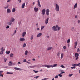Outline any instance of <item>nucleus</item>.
Masks as SVG:
<instances>
[{"instance_id":"f257e3e1","label":"nucleus","mask_w":80,"mask_h":80,"mask_svg":"<svg viewBox=\"0 0 80 80\" xmlns=\"http://www.w3.org/2000/svg\"><path fill=\"white\" fill-rule=\"evenodd\" d=\"M57 66V64H54L53 66L52 65L45 64L44 65H42L41 67H47V68H50V67H55Z\"/></svg>"},{"instance_id":"f03ea898","label":"nucleus","mask_w":80,"mask_h":80,"mask_svg":"<svg viewBox=\"0 0 80 80\" xmlns=\"http://www.w3.org/2000/svg\"><path fill=\"white\" fill-rule=\"evenodd\" d=\"M55 10L57 12H58L60 10V7L59 5L58 4H55Z\"/></svg>"},{"instance_id":"7ed1b4c3","label":"nucleus","mask_w":80,"mask_h":80,"mask_svg":"<svg viewBox=\"0 0 80 80\" xmlns=\"http://www.w3.org/2000/svg\"><path fill=\"white\" fill-rule=\"evenodd\" d=\"M79 56V54L78 53H75V57L76 58V60H77L79 58L78 57Z\"/></svg>"},{"instance_id":"20e7f679","label":"nucleus","mask_w":80,"mask_h":80,"mask_svg":"<svg viewBox=\"0 0 80 80\" xmlns=\"http://www.w3.org/2000/svg\"><path fill=\"white\" fill-rule=\"evenodd\" d=\"M49 13H50V10H49L48 9H46V15H47V16L49 15Z\"/></svg>"},{"instance_id":"39448f33","label":"nucleus","mask_w":80,"mask_h":80,"mask_svg":"<svg viewBox=\"0 0 80 80\" xmlns=\"http://www.w3.org/2000/svg\"><path fill=\"white\" fill-rule=\"evenodd\" d=\"M35 67H38V65H34V66H28V68H34Z\"/></svg>"},{"instance_id":"423d86ee","label":"nucleus","mask_w":80,"mask_h":80,"mask_svg":"<svg viewBox=\"0 0 80 80\" xmlns=\"http://www.w3.org/2000/svg\"><path fill=\"white\" fill-rule=\"evenodd\" d=\"M10 22H12V23H13V22H15V18H13V17H12L11 18Z\"/></svg>"},{"instance_id":"0eeeda50","label":"nucleus","mask_w":80,"mask_h":80,"mask_svg":"<svg viewBox=\"0 0 80 80\" xmlns=\"http://www.w3.org/2000/svg\"><path fill=\"white\" fill-rule=\"evenodd\" d=\"M25 55H28L29 54V52H28V50H26L24 52Z\"/></svg>"},{"instance_id":"6e6552de","label":"nucleus","mask_w":80,"mask_h":80,"mask_svg":"<svg viewBox=\"0 0 80 80\" xmlns=\"http://www.w3.org/2000/svg\"><path fill=\"white\" fill-rule=\"evenodd\" d=\"M14 68L15 69V70H16L21 71L23 70L22 69H20V68L17 67H15Z\"/></svg>"},{"instance_id":"1a4fd4ad","label":"nucleus","mask_w":80,"mask_h":80,"mask_svg":"<svg viewBox=\"0 0 80 80\" xmlns=\"http://www.w3.org/2000/svg\"><path fill=\"white\" fill-rule=\"evenodd\" d=\"M46 12V10H45V9H43L42 12V13L43 15H45V12Z\"/></svg>"},{"instance_id":"9d476101","label":"nucleus","mask_w":80,"mask_h":80,"mask_svg":"<svg viewBox=\"0 0 80 80\" xmlns=\"http://www.w3.org/2000/svg\"><path fill=\"white\" fill-rule=\"evenodd\" d=\"M48 20H49V18H48L45 21V23L46 24H48Z\"/></svg>"},{"instance_id":"9b49d317","label":"nucleus","mask_w":80,"mask_h":80,"mask_svg":"<svg viewBox=\"0 0 80 80\" xmlns=\"http://www.w3.org/2000/svg\"><path fill=\"white\" fill-rule=\"evenodd\" d=\"M72 66H78L80 67V63L77 64H72Z\"/></svg>"},{"instance_id":"f8f14e48","label":"nucleus","mask_w":80,"mask_h":80,"mask_svg":"<svg viewBox=\"0 0 80 80\" xmlns=\"http://www.w3.org/2000/svg\"><path fill=\"white\" fill-rule=\"evenodd\" d=\"M52 30L53 31H57V29L56 28V27H55V26H54L52 27Z\"/></svg>"},{"instance_id":"ddd939ff","label":"nucleus","mask_w":80,"mask_h":80,"mask_svg":"<svg viewBox=\"0 0 80 80\" xmlns=\"http://www.w3.org/2000/svg\"><path fill=\"white\" fill-rule=\"evenodd\" d=\"M34 10L35 12H38V11L39 9L35 7Z\"/></svg>"},{"instance_id":"4468645a","label":"nucleus","mask_w":80,"mask_h":80,"mask_svg":"<svg viewBox=\"0 0 80 80\" xmlns=\"http://www.w3.org/2000/svg\"><path fill=\"white\" fill-rule=\"evenodd\" d=\"M19 40L21 41V42H23V41H25V39L23 38H20L19 39Z\"/></svg>"},{"instance_id":"2eb2a0df","label":"nucleus","mask_w":80,"mask_h":80,"mask_svg":"<svg viewBox=\"0 0 80 80\" xmlns=\"http://www.w3.org/2000/svg\"><path fill=\"white\" fill-rule=\"evenodd\" d=\"M7 12L8 13H11V10L9 8L8 9H7Z\"/></svg>"},{"instance_id":"dca6fc26","label":"nucleus","mask_w":80,"mask_h":80,"mask_svg":"<svg viewBox=\"0 0 80 80\" xmlns=\"http://www.w3.org/2000/svg\"><path fill=\"white\" fill-rule=\"evenodd\" d=\"M2 73H3L2 71H0V77H3V75L2 74Z\"/></svg>"},{"instance_id":"f3484780","label":"nucleus","mask_w":80,"mask_h":80,"mask_svg":"<svg viewBox=\"0 0 80 80\" xmlns=\"http://www.w3.org/2000/svg\"><path fill=\"white\" fill-rule=\"evenodd\" d=\"M77 6H78V4L77 3H76L74 5L73 9H75L77 7Z\"/></svg>"},{"instance_id":"a211bd4d","label":"nucleus","mask_w":80,"mask_h":80,"mask_svg":"<svg viewBox=\"0 0 80 80\" xmlns=\"http://www.w3.org/2000/svg\"><path fill=\"white\" fill-rule=\"evenodd\" d=\"M38 5L39 7H41V5H40V0H38Z\"/></svg>"},{"instance_id":"6ab92c4d","label":"nucleus","mask_w":80,"mask_h":80,"mask_svg":"<svg viewBox=\"0 0 80 80\" xmlns=\"http://www.w3.org/2000/svg\"><path fill=\"white\" fill-rule=\"evenodd\" d=\"M42 33H39L37 36V37H41L42 36Z\"/></svg>"},{"instance_id":"aec40b11","label":"nucleus","mask_w":80,"mask_h":80,"mask_svg":"<svg viewBox=\"0 0 80 80\" xmlns=\"http://www.w3.org/2000/svg\"><path fill=\"white\" fill-rule=\"evenodd\" d=\"M63 53H62L61 55V59H62V58H63Z\"/></svg>"},{"instance_id":"412c9836","label":"nucleus","mask_w":80,"mask_h":80,"mask_svg":"<svg viewBox=\"0 0 80 80\" xmlns=\"http://www.w3.org/2000/svg\"><path fill=\"white\" fill-rule=\"evenodd\" d=\"M27 32H23L22 33V37H25V35H26V33Z\"/></svg>"},{"instance_id":"4be33fe9","label":"nucleus","mask_w":80,"mask_h":80,"mask_svg":"<svg viewBox=\"0 0 80 80\" xmlns=\"http://www.w3.org/2000/svg\"><path fill=\"white\" fill-rule=\"evenodd\" d=\"M25 3H24L22 5L21 7H22V8H24V7H25Z\"/></svg>"},{"instance_id":"5701e85b","label":"nucleus","mask_w":80,"mask_h":80,"mask_svg":"<svg viewBox=\"0 0 80 80\" xmlns=\"http://www.w3.org/2000/svg\"><path fill=\"white\" fill-rule=\"evenodd\" d=\"M9 66H12V61H10L8 64Z\"/></svg>"},{"instance_id":"b1692460","label":"nucleus","mask_w":80,"mask_h":80,"mask_svg":"<svg viewBox=\"0 0 80 80\" xmlns=\"http://www.w3.org/2000/svg\"><path fill=\"white\" fill-rule=\"evenodd\" d=\"M13 55H14V54L11 53L10 54V57H13Z\"/></svg>"},{"instance_id":"393cba45","label":"nucleus","mask_w":80,"mask_h":80,"mask_svg":"<svg viewBox=\"0 0 80 80\" xmlns=\"http://www.w3.org/2000/svg\"><path fill=\"white\" fill-rule=\"evenodd\" d=\"M77 42H76L75 43V45H74V48H76V47H77Z\"/></svg>"},{"instance_id":"a878e982","label":"nucleus","mask_w":80,"mask_h":80,"mask_svg":"<svg viewBox=\"0 0 80 80\" xmlns=\"http://www.w3.org/2000/svg\"><path fill=\"white\" fill-rule=\"evenodd\" d=\"M33 35H32L31 36V40H33Z\"/></svg>"},{"instance_id":"bb28decb","label":"nucleus","mask_w":80,"mask_h":80,"mask_svg":"<svg viewBox=\"0 0 80 80\" xmlns=\"http://www.w3.org/2000/svg\"><path fill=\"white\" fill-rule=\"evenodd\" d=\"M13 72H7V74H10V75H12V74H13Z\"/></svg>"},{"instance_id":"cd10ccee","label":"nucleus","mask_w":80,"mask_h":80,"mask_svg":"<svg viewBox=\"0 0 80 80\" xmlns=\"http://www.w3.org/2000/svg\"><path fill=\"white\" fill-rule=\"evenodd\" d=\"M71 31H72V32H75V28L74 27H73L71 28Z\"/></svg>"},{"instance_id":"c85d7f7f","label":"nucleus","mask_w":80,"mask_h":80,"mask_svg":"<svg viewBox=\"0 0 80 80\" xmlns=\"http://www.w3.org/2000/svg\"><path fill=\"white\" fill-rule=\"evenodd\" d=\"M10 51L6 52V54H8H8H10Z\"/></svg>"},{"instance_id":"c756f323","label":"nucleus","mask_w":80,"mask_h":80,"mask_svg":"<svg viewBox=\"0 0 80 80\" xmlns=\"http://www.w3.org/2000/svg\"><path fill=\"white\" fill-rule=\"evenodd\" d=\"M52 48V47H49L48 48V50H50Z\"/></svg>"},{"instance_id":"7c9ffc66","label":"nucleus","mask_w":80,"mask_h":80,"mask_svg":"<svg viewBox=\"0 0 80 80\" xmlns=\"http://www.w3.org/2000/svg\"><path fill=\"white\" fill-rule=\"evenodd\" d=\"M12 24V22H9L8 23V25L10 26Z\"/></svg>"},{"instance_id":"2f4dec72","label":"nucleus","mask_w":80,"mask_h":80,"mask_svg":"<svg viewBox=\"0 0 80 80\" xmlns=\"http://www.w3.org/2000/svg\"><path fill=\"white\" fill-rule=\"evenodd\" d=\"M15 11H16V10L15 9V8H13L12 10V12H15Z\"/></svg>"},{"instance_id":"473e14b6","label":"nucleus","mask_w":80,"mask_h":80,"mask_svg":"<svg viewBox=\"0 0 80 80\" xmlns=\"http://www.w3.org/2000/svg\"><path fill=\"white\" fill-rule=\"evenodd\" d=\"M3 51H4V50H2L0 52V55H2V54H3Z\"/></svg>"},{"instance_id":"72a5a7b5","label":"nucleus","mask_w":80,"mask_h":80,"mask_svg":"<svg viewBox=\"0 0 80 80\" xmlns=\"http://www.w3.org/2000/svg\"><path fill=\"white\" fill-rule=\"evenodd\" d=\"M61 53V52H58V53L57 56H59L60 55Z\"/></svg>"},{"instance_id":"f704fd0d","label":"nucleus","mask_w":80,"mask_h":80,"mask_svg":"<svg viewBox=\"0 0 80 80\" xmlns=\"http://www.w3.org/2000/svg\"><path fill=\"white\" fill-rule=\"evenodd\" d=\"M44 28H45V26H42L41 28V30H43V29Z\"/></svg>"},{"instance_id":"c9c22d12","label":"nucleus","mask_w":80,"mask_h":80,"mask_svg":"<svg viewBox=\"0 0 80 80\" xmlns=\"http://www.w3.org/2000/svg\"><path fill=\"white\" fill-rule=\"evenodd\" d=\"M26 46L27 45L26 44V43H24L23 45V48H25V47H26Z\"/></svg>"},{"instance_id":"e433bc0d","label":"nucleus","mask_w":80,"mask_h":80,"mask_svg":"<svg viewBox=\"0 0 80 80\" xmlns=\"http://www.w3.org/2000/svg\"><path fill=\"white\" fill-rule=\"evenodd\" d=\"M61 67H62V68H65V66L64 65H61L60 66Z\"/></svg>"},{"instance_id":"4c0bfd02","label":"nucleus","mask_w":80,"mask_h":80,"mask_svg":"<svg viewBox=\"0 0 80 80\" xmlns=\"http://www.w3.org/2000/svg\"><path fill=\"white\" fill-rule=\"evenodd\" d=\"M70 39H69L68 40V41H67V43H70Z\"/></svg>"},{"instance_id":"58836bf2","label":"nucleus","mask_w":80,"mask_h":80,"mask_svg":"<svg viewBox=\"0 0 80 80\" xmlns=\"http://www.w3.org/2000/svg\"><path fill=\"white\" fill-rule=\"evenodd\" d=\"M74 67H71L72 69H75V66H73Z\"/></svg>"},{"instance_id":"ea45409f","label":"nucleus","mask_w":80,"mask_h":80,"mask_svg":"<svg viewBox=\"0 0 80 80\" xmlns=\"http://www.w3.org/2000/svg\"><path fill=\"white\" fill-rule=\"evenodd\" d=\"M9 7V5L7 6H6L4 7L5 9H7V8H8V7Z\"/></svg>"},{"instance_id":"a19ab883","label":"nucleus","mask_w":80,"mask_h":80,"mask_svg":"<svg viewBox=\"0 0 80 80\" xmlns=\"http://www.w3.org/2000/svg\"><path fill=\"white\" fill-rule=\"evenodd\" d=\"M38 77H40L39 76H36L35 77H34V78H35L36 79H37V78H38Z\"/></svg>"},{"instance_id":"79ce46f5","label":"nucleus","mask_w":80,"mask_h":80,"mask_svg":"<svg viewBox=\"0 0 80 80\" xmlns=\"http://www.w3.org/2000/svg\"><path fill=\"white\" fill-rule=\"evenodd\" d=\"M9 28H10V26L9 25H8L6 27V29H8Z\"/></svg>"},{"instance_id":"37998d69","label":"nucleus","mask_w":80,"mask_h":80,"mask_svg":"<svg viewBox=\"0 0 80 80\" xmlns=\"http://www.w3.org/2000/svg\"><path fill=\"white\" fill-rule=\"evenodd\" d=\"M58 76H59V77H62V76H63V75L60 74H58Z\"/></svg>"},{"instance_id":"c03bdc74","label":"nucleus","mask_w":80,"mask_h":80,"mask_svg":"<svg viewBox=\"0 0 80 80\" xmlns=\"http://www.w3.org/2000/svg\"><path fill=\"white\" fill-rule=\"evenodd\" d=\"M58 78V75H56V76L54 77V78Z\"/></svg>"},{"instance_id":"a18cd8bd","label":"nucleus","mask_w":80,"mask_h":80,"mask_svg":"<svg viewBox=\"0 0 80 80\" xmlns=\"http://www.w3.org/2000/svg\"><path fill=\"white\" fill-rule=\"evenodd\" d=\"M33 72H35V73H38V71H35V70H33Z\"/></svg>"},{"instance_id":"49530a36","label":"nucleus","mask_w":80,"mask_h":80,"mask_svg":"<svg viewBox=\"0 0 80 80\" xmlns=\"http://www.w3.org/2000/svg\"><path fill=\"white\" fill-rule=\"evenodd\" d=\"M26 62L28 63V64H31V63H32L31 62H28V61Z\"/></svg>"},{"instance_id":"de8ad7c7","label":"nucleus","mask_w":80,"mask_h":80,"mask_svg":"<svg viewBox=\"0 0 80 80\" xmlns=\"http://www.w3.org/2000/svg\"><path fill=\"white\" fill-rule=\"evenodd\" d=\"M60 74H63V73H65V72L62 71V72L60 73Z\"/></svg>"},{"instance_id":"09e8293b","label":"nucleus","mask_w":80,"mask_h":80,"mask_svg":"<svg viewBox=\"0 0 80 80\" xmlns=\"http://www.w3.org/2000/svg\"><path fill=\"white\" fill-rule=\"evenodd\" d=\"M26 59H24V60L23 61V62H27V61H26Z\"/></svg>"},{"instance_id":"8fccbe9b","label":"nucleus","mask_w":80,"mask_h":80,"mask_svg":"<svg viewBox=\"0 0 80 80\" xmlns=\"http://www.w3.org/2000/svg\"><path fill=\"white\" fill-rule=\"evenodd\" d=\"M61 28L60 27H59L58 28V31H59V30H60L61 29Z\"/></svg>"},{"instance_id":"3c124183","label":"nucleus","mask_w":80,"mask_h":80,"mask_svg":"<svg viewBox=\"0 0 80 80\" xmlns=\"http://www.w3.org/2000/svg\"><path fill=\"white\" fill-rule=\"evenodd\" d=\"M1 50H4V51H5V50L3 49V47H2L1 48Z\"/></svg>"},{"instance_id":"603ef678","label":"nucleus","mask_w":80,"mask_h":80,"mask_svg":"<svg viewBox=\"0 0 80 80\" xmlns=\"http://www.w3.org/2000/svg\"><path fill=\"white\" fill-rule=\"evenodd\" d=\"M72 75H73V74H69V77H71V76H72Z\"/></svg>"},{"instance_id":"864d4df0","label":"nucleus","mask_w":80,"mask_h":80,"mask_svg":"<svg viewBox=\"0 0 80 80\" xmlns=\"http://www.w3.org/2000/svg\"><path fill=\"white\" fill-rule=\"evenodd\" d=\"M63 49H64V50H65V49H66V47L65 46H64L63 47Z\"/></svg>"},{"instance_id":"5fc2aeb1","label":"nucleus","mask_w":80,"mask_h":80,"mask_svg":"<svg viewBox=\"0 0 80 80\" xmlns=\"http://www.w3.org/2000/svg\"><path fill=\"white\" fill-rule=\"evenodd\" d=\"M11 0H7V2H8V3H9L10 2V1H11Z\"/></svg>"},{"instance_id":"6e6d98bb","label":"nucleus","mask_w":80,"mask_h":80,"mask_svg":"<svg viewBox=\"0 0 80 80\" xmlns=\"http://www.w3.org/2000/svg\"><path fill=\"white\" fill-rule=\"evenodd\" d=\"M79 50H80V49L78 48L77 50V52H79Z\"/></svg>"},{"instance_id":"4d7b16f0","label":"nucleus","mask_w":80,"mask_h":80,"mask_svg":"<svg viewBox=\"0 0 80 80\" xmlns=\"http://www.w3.org/2000/svg\"><path fill=\"white\" fill-rule=\"evenodd\" d=\"M56 27L57 28H59L58 27V25H56Z\"/></svg>"},{"instance_id":"13d9d810","label":"nucleus","mask_w":80,"mask_h":80,"mask_svg":"<svg viewBox=\"0 0 80 80\" xmlns=\"http://www.w3.org/2000/svg\"><path fill=\"white\" fill-rule=\"evenodd\" d=\"M75 17L76 18H78V16L77 15H75Z\"/></svg>"},{"instance_id":"bf43d9fd","label":"nucleus","mask_w":80,"mask_h":80,"mask_svg":"<svg viewBox=\"0 0 80 80\" xmlns=\"http://www.w3.org/2000/svg\"><path fill=\"white\" fill-rule=\"evenodd\" d=\"M22 63L21 62H20V61H19L18 62V64H21Z\"/></svg>"},{"instance_id":"052dcab7","label":"nucleus","mask_w":80,"mask_h":80,"mask_svg":"<svg viewBox=\"0 0 80 80\" xmlns=\"http://www.w3.org/2000/svg\"><path fill=\"white\" fill-rule=\"evenodd\" d=\"M7 59H4V62H6V61H7Z\"/></svg>"},{"instance_id":"680f3d73","label":"nucleus","mask_w":80,"mask_h":80,"mask_svg":"<svg viewBox=\"0 0 80 80\" xmlns=\"http://www.w3.org/2000/svg\"><path fill=\"white\" fill-rule=\"evenodd\" d=\"M78 23H80V20H78Z\"/></svg>"},{"instance_id":"e2e57ef3","label":"nucleus","mask_w":80,"mask_h":80,"mask_svg":"<svg viewBox=\"0 0 80 80\" xmlns=\"http://www.w3.org/2000/svg\"><path fill=\"white\" fill-rule=\"evenodd\" d=\"M18 1H19V3H21V2H22V1L21 0H18Z\"/></svg>"},{"instance_id":"0e129e2a","label":"nucleus","mask_w":80,"mask_h":80,"mask_svg":"<svg viewBox=\"0 0 80 80\" xmlns=\"http://www.w3.org/2000/svg\"><path fill=\"white\" fill-rule=\"evenodd\" d=\"M63 70H60L59 72H63Z\"/></svg>"},{"instance_id":"69168bd1","label":"nucleus","mask_w":80,"mask_h":80,"mask_svg":"<svg viewBox=\"0 0 80 80\" xmlns=\"http://www.w3.org/2000/svg\"><path fill=\"white\" fill-rule=\"evenodd\" d=\"M32 60L33 61H35V58L33 59Z\"/></svg>"},{"instance_id":"338daca9","label":"nucleus","mask_w":80,"mask_h":80,"mask_svg":"<svg viewBox=\"0 0 80 80\" xmlns=\"http://www.w3.org/2000/svg\"><path fill=\"white\" fill-rule=\"evenodd\" d=\"M47 37L48 38H50V36H47Z\"/></svg>"},{"instance_id":"774afa93","label":"nucleus","mask_w":80,"mask_h":80,"mask_svg":"<svg viewBox=\"0 0 80 80\" xmlns=\"http://www.w3.org/2000/svg\"><path fill=\"white\" fill-rule=\"evenodd\" d=\"M37 30H39V28H37Z\"/></svg>"}]
</instances>
